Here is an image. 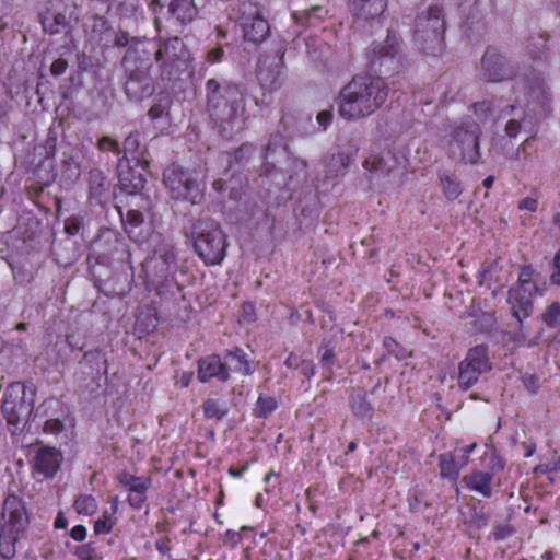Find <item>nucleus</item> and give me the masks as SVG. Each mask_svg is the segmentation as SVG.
<instances>
[{"label":"nucleus","instance_id":"nucleus-51","mask_svg":"<svg viewBox=\"0 0 560 560\" xmlns=\"http://www.w3.org/2000/svg\"><path fill=\"white\" fill-rule=\"evenodd\" d=\"M63 422L57 418L48 419L44 424V432L50 434H59L63 430Z\"/></svg>","mask_w":560,"mask_h":560},{"label":"nucleus","instance_id":"nucleus-36","mask_svg":"<svg viewBox=\"0 0 560 560\" xmlns=\"http://www.w3.org/2000/svg\"><path fill=\"white\" fill-rule=\"evenodd\" d=\"M277 407V401L271 396H262L258 397L256 407L254 408V415L258 418L268 417Z\"/></svg>","mask_w":560,"mask_h":560},{"label":"nucleus","instance_id":"nucleus-62","mask_svg":"<svg viewBox=\"0 0 560 560\" xmlns=\"http://www.w3.org/2000/svg\"><path fill=\"white\" fill-rule=\"evenodd\" d=\"M80 226H81V222L79 221L78 218L72 217V218L67 219L65 222V231L69 235H75L79 232Z\"/></svg>","mask_w":560,"mask_h":560},{"label":"nucleus","instance_id":"nucleus-42","mask_svg":"<svg viewBox=\"0 0 560 560\" xmlns=\"http://www.w3.org/2000/svg\"><path fill=\"white\" fill-rule=\"evenodd\" d=\"M383 346L386 348L387 352L395 355L397 359L401 360L406 358L407 351L402 348L395 339L392 337H385L383 339Z\"/></svg>","mask_w":560,"mask_h":560},{"label":"nucleus","instance_id":"nucleus-38","mask_svg":"<svg viewBox=\"0 0 560 560\" xmlns=\"http://www.w3.org/2000/svg\"><path fill=\"white\" fill-rule=\"evenodd\" d=\"M119 179L126 189L129 190L130 194H135L141 190L144 187L145 179L139 174L138 176H132L129 178L128 174L119 171Z\"/></svg>","mask_w":560,"mask_h":560},{"label":"nucleus","instance_id":"nucleus-2","mask_svg":"<svg viewBox=\"0 0 560 560\" xmlns=\"http://www.w3.org/2000/svg\"><path fill=\"white\" fill-rule=\"evenodd\" d=\"M388 85L381 77L354 75L338 94V113L347 121L373 115L386 102Z\"/></svg>","mask_w":560,"mask_h":560},{"label":"nucleus","instance_id":"nucleus-6","mask_svg":"<svg viewBox=\"0 0 560 560\" xmlns=\"http://www.w3.org/2000/svg\"><path fill=\"white\" fill-rule=\"evenodd\" d=\"M163 183L174 200L195 205L203 197V184L197 172L185 170L179 164L173 163L164 170Z\"/></svg>","mask_w":560,"mask_h":560},{"label":"nucleus","instance_id":"nucleus-23","mask_svg":"<svg viewBox=\"0 0 560 560\" xmlns=\"http://www.w3.org/2000/svg\"><path fill=\"white\" fill-rule=\"evenodd\" d=\"M351 14L363 21L380 16L387 8V0H348Z\"/></svg>","mask_w":560,"mask_h":560},{"label":"nucleus","instance_id":"nucleus-56","mask_svg":"<svg viewBox=\"0 0 560 560\" xmlns=\"http://www.w3.org/2000/svg\"><path fill=\"white\" fill-rule=\"evenodd\" d=\"M122 222L131 226H139L143 223V214L137 210H129L126 214V220Z\"/></svg>","mask_w":560,"mask_h":560},{"label":"nucleus","instance_id":"nucleus-46","mask_svg":"<svg viewBox=\"0 0 560 560\" xmlns=\"http://www.w3.org/2000/svg\"><path fill=\"white\" fill-rule=\"evenodd\" d=\"M254 147L249 143L242 144L238 149L235 150L233 154V161L237 164L245 163L249 155L253 153Z\"/></svg>","mask_w":560,"mask_h":560},{"label":"nucleus","instance_id":"nucleus-17","mask_svg":"<svg viewBox=\"0 0 560 560\" xmlns=\"http://www.w3.org/2000/svg\"><path fill=\"white\" fill-rule=\"evenodd\" d=\"M360 147L358 141L349 140L338 148L336 153L325 158V174L328 178L343 176L348 166L354 161Z\"/></svg>","mask_w":560,"mask_h":560},{"label":"nucleus","instance_id":"nucleus-44","mask_svg":"<svg viewBox=\"0 0 560 560\" xmlns=\"http://www.w3.org/2000/svg\"><path fill=\"white\" fill-rule=\"evenodd\" d=\"M74 555L79 560H95L96 550L91 542L75 547Z\"/></svg>","mask_w":560,"mask_h":560},{"label":"nucleus","instance_id":"nucleus-13","mask_svg":"<svg viewBox=\"0 0 560 560\" xmlns=\"http://www.w3.org/2000/svg\"><path fill=\"white\" fill-rule=\"evenodd\" d=\"M283 55L280 48L273 56L261 57L257 67V79L261 89L266 92L278 90L283 81Z\"/></svg>","mask_w":560,"mask_h":560},{"label":"nucleus","instance_id":"nucleus-3","mask_svg":"<svg viewBox=\"0 0 560 560\" xmlns=\"http://www.w3.org/2000/svg\"><path fill=\"white\" fill-rule=\"evenodd\" d=\"M152 43L137 42L128 48L122 59V67L127 74L125 82V93L127 97L135 102H140L150 97L155 86L153 78L150 74L152 68V49L148 46Z\"/></svg>","mask_w":560,"mask_h":560},{"label":"nucleus","instance_id":"nucleus-45","mask_svg":"<svg viewBox=\"0 0 560 560\" xmlns=\"http://www.w3.org/2000/svg\"><path fill=\"white\" fill-rule=\"evenodd\" d=\"M279 148L285 149L284 139L282 135H271L265 149L266 159H268L271 155V153L276 152Z\"/></svg>","mask_w":560,"mask_h":560},{"label":"nucleus","instance_id":"nucleus-34","mask_svg":"<svg viewBox=\"0 0 560 560\" xmlns=\"http://www.w3.org/2000/svg\"><path fill=\"white\" fill-rule=\"evenodd\" d=\"M228 412L224 404L217 399H207L203 402V413L208 419H222Z\"/></svg>","mask_w":560,"mask_h":560},{"label":"nucleus","instance_id":"nucleus-59","mask_svg":"<svg viewBox=\"0 0 560 560\" xmlns=\"http://www.w3.org/2000/svg\"><path fill=\"white\" fill-rule=\"evenodd\" d=\"M552 265L553 271L551 272L550 281L553 284L560 285V249L555 255Z\"/></svg>","mask_w":560,"mask_h":560},{"label":"nucleus","instance_id":"nucleus-32","mask_svg":"<svg viewBox=\"0 0 560 560\" xmlns=\"http://www.w3.org/2000/svg\"><path fill=\"white\" fill-rule=\"evenodd\" d=\"M440 474L443 478L456 479L459 475L454 455L452 453H443L439 458Z\"/></svg>","mask_w":560,"mask_h":560},{"label":"nucleus","instance_id":"nucleus-31","mask_svg":"<svg viewBox=\"0 0 560 560\" xmlns=\"http://www.w3.org/2000/svg\"><path fill=\"white\" fill-rule=\"evenodd\" d=\"M23 534L0 528V556L3 559H12L15 556V544Z\"/></svg>","mask_w":560,"mask_h":560},{"label":"nucleus","instance_id":"nucleus-15","mask_svg":"<svg viewBox=\"0 0 560 560\" xmlns=\"http://www.w3.org/2000/svg\"><path fill=\"white\" fill-rule=\"evenodd\" d=\"M481 78L487 82H501L516 74L512 62L494 49H487L481 58Z\"/></svg>","mask_w":560,"mask_h":560},{"label":"nucleus","instance_id":"nucleus-11","mask_svg":"<svg viewBox=\"0 0 560 560\" xmlns=\"http://www.w3.org/2000/svg\"><path fill=\"white\" fill-rule=\"evenodd\" d=\"M479 124L471 120H463L457 125L452 133L450 142V151L466 163H477L480 158L479 152Z\"/></svg>","mask_w":560,"mask_h":560},{"label":"nucleus","instance_id":"nucleus-19","mask_svg":"<svg viewBox=\"0 0 560 560\" xmlns=\"http://www.w3.org/2000/svg\"><path fill=\"white\" fill-rule=\"evenodd\" d=\"M62 459V454L56 447L43 445L37 448L33 458L34 471L45 478H52L59 470Z\"/></svg>","mask_w":560,"mask_h":560},{"label":"nucleus","instance_id":"nucleus-27","mask_svg":"<svg viewBox=\"0 0 560 560\" xmlns=\"http://www.w3.org/2000/svg\"><path fill=\"white\" fill-rule=\"evenodd\" d=\"M223 363L224 369L228 372L233 371L243 375H250L253 373L249 360L246 358L244 351L240 348L228 351Z\"/></svg>","mask_w":560,"mask_h":560},{"label":"nucleus","instance_id":"nucleus-7","mask_svg":"<svg viewBox=\"0 0 560 560\" xmlns=\"http://www.w3.org/2000/svg\"><path fill=\"white\" fill-rule=\"evenodd\" d=\"M153 55L162 81L177 78L188 67L189 52L177 36L160 42Z\"/></svg>","mask_w":560,"mask_h":560},{"label":"nucleus","instance_id":"nucleus-63","mask_svg":"<svg viewBox=\"0 0 560 560\" xmlns=\"http://www.w3.org/2000/svg\"><path fill=\"white\" fill-rule=\"evenodd\" d=\"M316 119H317V122L319 124V126H322L323 129L325 130L327 128V126L331 122V119H332L331 109H324V110L319 112L316 116Z\"/></svg>","mask_w":560,"mask_h":560},{"label":"nucleus","instance_id":"nucleus-39","mask_svg":"<svg viewBox=\"0 0 560 560\" xmlns=\"http://www.w3.org/2000/svg\"><path fill=\"white\" fill-rule=\"evenodd\" d=\"M542 320L544 323L550 327L553 328L558 325H560V303L559 302H552L542 314Z\"/></svg>","mask_w":560,"mask_h":560},{"label":"nucleus","instance_id":"nucleus-20","mask_svg":"<svg viewBox=\"0 0 560 560\" xmlns=\"http://www.w3.org/2000/svg\"><path fill=\"white\" fill-rule=\"evenodd\" d=\"M166 2L168 13L175 16L180 23L191 22L197 15V7L194 0H152L150 8L156 13L159 9H163Z\"/></svg>","mask_w":560,"mask_h":560},{"label":"nucleus","instance_id":"nucleus-16","mask_svg":"<svg viewBox=\"0 0 560 560\" xmlns=\"http://www.w3.org/2000/svg\"><path fill=\"white\" fill-rule=\"evenodd\" d=\"M143 268L153 281H164L176 271L177 259L173 248L155 250L154 254L143 262Z\"/></svg>","mask_w":560,"mask_h":560},{"label":"nucleus","instance_id":"nucleus-50","mask_svg":"<svg viewBox=\"0 0 560 560\" xmlns=\"http://www.w3.org/2000/svg\"><path fill=\"white\" fill-rule=\"evenodd\" d=\"M56 147H57V136L54 131L49 130V133H48L47 139L44 144L45 156L47 159L55 156Z\"/></svg>","mask_w":560,"mask_h":560},{"label":"nucleus","instance_id":"nucleus-22","mask_svg":"<svg viewBox=\"0 0 560 560\" xmlns=\"http://www.w3.org/2000/svg\"><path fill=\"white\" fill-rule=\"evenodd\" d=\"M534 290L524 288H511L509 290V303L511 304L513 316L522 324L533 311L532 295Z\"/></svg>","mask_w":560,"mask_h":560},{"label":"nucleus","instance_id":"nucleus-10","mask_svg":"<svg viewBox=\"0 0 560 560\" xmlns=\"http://www.w3.org/2000/svg\"><path fill=\"white\" fill-rule=\"evenodd\" d=\"M491 369L488 346L482 343L470 348L458 364V387L462 390L470 389L479 377Z\"/></svg>","mask_w":560,"mask_h":560},{"label":"nucleus","instance_id":"nucleus-60","mask_svg":"<svg viewBox=\"0 0 560 560\" xmlns=\"http://www.w3.org/2000/svg\"><path fill=\"white\" fill-rule=\"evenodd\" d=\"M147 500V493L129 492L128 502L135 509H141Z\"/></svg>","mask_w":560,"mask_h":560},{"label":"nucleus","instance_id":"nucleus-35","mask_svg":"<svg viewBox=\"0 0 560 560\" xmlns=\"http://www.w3.org/2000/svg\"><path fill=\"white\" fill-rule=\"evenodd\" d=\"M73 506L79 514H83V515H92L97 510L96 500L91 494L80 495L74 501Z\"/></svg>","mask_w":560,"mask_h":560},{"label":"nucleus","instance_id":"nucleus-55","mask_svg":"<svg viewBox=\"0 0 560 560\" xmlns=\"http://www.w3.org/2000/svg\"><path fill=\"white\" fill-rule=\"evenodd\" d=\"M524 386L530 392L536 393L539 388V377L535 374H524L522 377Z\"/></svg>","mask_w":560,"mask_h":560},{"label":"nucleus","instance_id":"nucleus-61","mask_svg":"<svg viewBox=\"0 0 560 560\" xmlns=\"http://www.w3.org/2000/svg\"><path fill=\"white\" fill-rule=\"evenodd\" d=\"M139 477L133 476L129 472L122 471L117 476V479L121 486L127 488L128 490L132 487Z\"/></svg>","mask_w":560,"mask_h":560},{"label":"nucleus","instance_id":"nucleus-24","mask_svg":"<svg viewBox=\"0 0 560 560\" xmlns=\"http://www.w3.org/2000/svg\"><path fill=\"white\" fill-rule=\"evenodd\" d=\"M218 378L220 382L229 380V372L224 369V363L219 355L212 354L202 358L198 362V378L206 383L211 378Z\"/></svg>","mask_w":560,"mask_h":560},{"label":"nucleus","instance_id":"nucleus-9","mask_svg":"<svg viewBox=\"0 0 560 560\" xmlns=\"http://www.w3.org/2000/svg\"><path fill=\"white\" fill-rule=\"evenodd\" d=\"M33 405V399L26 397L24 386L12 384L5 389L1 411L12 433L26 424L32 415Z\"/></svg>","mask_w":560,"mask_h":560},{"label":"nucleus","instance_id":"nucleus-47","mask_svg":"<svg viewBox=\"0 0 560 560\" xmlns=\"http://www.w3.org/2000/svg\"><path fill=\"white\" fill-rule=\"evenodd\" d=\"M320 362L324 365H331L335 360V347L330 345V342L324 343L320 349Z\"/></svg>","mask_w":560,"mask_h":560},{"label":"nucleus","instance_id":"nucleus-37","mask_svg":"<svg viewBox=\"0 0 560 560\" xmlns=\"http://www.w3.org/2000/svg\"><path fill=\"white\" fill-rule=\"evenodd\" d=\"M323 13H326V10L320 5H315L312 7L310 10L294 12L293 19L299 24H308L313 19L322 20Z\"/></svg>","mask_w":560,"mask_h":560},{"label":"nucleus","instance_id":"nucleus-40","mask_svg":"<svg viewBox=\"0 0 560 560\" xmlns=\"http://www.w3.org/2000/svg\"><path fill=\"white\" fill-rule=\"evenodd\" d=\"M534 269L532 266H523L518 276L517 285L515 288H524L525 290L537 291V285L533 282Z\"/></svg>","mask_w":560,"mask_h":560},{"label":"nucleus","instance_id":"nucleus-33","mask_svg":"<svg viewBox=\"0 0 560 560\" xmlns=\"http://www.w3.org/2000/svg\"><path fill=\"white\" fill-rule=\"evenodd\" d=\"M351 408L354 415L359 418H371L372 416V407L371 404L366 399L365 394H358L352 396L351 398Z\"/></svg>","mask_w":560,"mask_h":560},{"label":"nucleus","instance_id":"nucleus-1","mask_svg":"<svg viewBox=\"0 0 560 560\" xmlns=\"http://www.w3.org/2000/svg\"><path fill=\"white\" fill-rule=\"evenodd\" d=\"M206 106L213 129L223 138H232L243 129L246 101L238 84L209 79Z\"/></svg>","mask_w":560,"mask_h":560},{"label":"nucleus","instance_id":"nucleus-12","mask_svg":"<svg viewBox=\"0 0 560 560\" xmlns=\"http://www.w3.org/2000/svg\"><path fill=\"white\" fill-rule=\"evenodd\" d=\"M243 36L246 42L259 45L270 35L269 22L264 18L260 8L257 4L249 3L241 16Z\"/></svg>","mask_w":560,"mask_h":560},{"label":"nucleus","instance_id":"nucleus-30","mask_svg":"<svg viewBox=\"0 0 560 560\" xmlns=\"http://www.w3.org/2000/svg\"><path fill=\"white\" fill-rule=\"evenodd\" d=\"M42 26L46 33L50 35L59 34L67 31L70 26V16L66 11L57 12L51 18L43 16Z\"/></svg>","mask_w":560,"mask_h":560},{"label":"nucleus","instance_id":"nucleus-18","mask_svg":"<svg viewBox=\"0 0 560 560\" xmlns=\"http://www.w3.org/2000/svg\"><path fill=\"white\" fill-rule=\"evenodd\" d=\"M524 105L532 110L546 112L549 107L551 96L544 78L532 75L524 82Z\"/></svg>","mask_w":560,"mask_h":560},{"label":"nucleus","instance_id":"nucleus-43","mask_svg":"<svg viewBox=\"0 0 560 560\" xmlns=\"http://www.w3.org/2000/svg\"><path fill=\"white\" fill-rule=\"evenodd\" d=\"M474 112L479 120H487L489 115L494 109V104L492 101H481L477 102L472 105Z\"/></svg>","mask_w":560,"mask_h":560},{"label":"nucleus","instance_id":"nucleus-26","mask_svg":"<svg viewBox=\"0 0 560 560\" xmlns=\"http://www.w3.org/2000/svg\"><path fill=\"white\" fill-rule=\"evenodd\" d=\"M439 187L443 194V196L447 200L457 199L464 191V187L458 177L448 171H439Z\"/></svg>","mask_w":560,"mask_h":560},{"label":"nucleus","instance_id":"nucleus-5","mask_svg":"<svg viewBox=\"0 0 560 560\" xmlns=\"http://www.w3.org/2000/svg\"><path fill=\"white\" fill-rule=\"evenodd\" d=\"M194 247L207 265L220 264L225 256L226 240L221 228L212 220H198L192 225Z\"/></svg>","mask_w":560,"mask_h":560},{"label":"nucleus","instance_id":"nucleus-4","mask_svg":"<svg viewBox=\"0 0 560 560\" xmlns=\"http://www.w3.org/2000/svg\"><path fill=\"white\" fill-rule=\"evenodd\" d=\"M368 67L375 77H393L406 69V60L400 37L388 31L384 42L374 43L366 51Z\"/></svg>","mask_w":560,"mask_h":560},{"label":"nucleus","instance_id":"nucleus-14","mask_svg":"<svg viewBox=\"0 0 560 560\" xmlns=\"http://www.w3.org/2000/svg\"><path fill=\"white\" fill-rule=\"evenodd\" d=\"M28 523V513L23 499L14 493L9 494L2 504L0 528L24 534Z\"/></svg>","mask_w":560,"mask_h":560},{"label":"nucleus","instance_id":"nucleus-49","mask_svg":"<svg viewBox=\"0 0 560 560\" xmlns=\"http://www.w3.org/2000/svg\"><path fill=\"white\" fill-rule=\"evenodd\" d=\"M97 148L103 151V152H106V151H112L116 154H120V150H119V145L118 143L109 138V137H103L98 140L97 142Z\"/></svg>","mask_w":560,"mask_h":560},{"label":"nucleus","instance_id":"nucleus-58","mask_svg":"<svg viewBox=\"0 0 560 560\" xmlns=\"http://www.w3.org/2000/svg\"><path fill=\"white\" fill-rule=\"evenodd\" d=\"M68 68V61L63 58L56 59L50 66V73L55 77H59L66 72Z\"/></svg>","mask_w":560,"mask_h":560},{"label":"nucleus","instance_id":"nucleus-48","mask_svg":"<svg viewBox=\"0 0 560 560\" xmlns=\"http://www.w3.org/2000/svg\"><path fill=\"white\" fill-rule=\"evenodd\" d=\"M114 522L109 516L104 515L102 518L97 520L94 523V533L96 535L100 534H108L113 528Z\"/></svg>","mask_w":560,"mask_h":560},{"label":"nucleus","instance_id":"nucleus-52","mask_svg":"<svg viewBox=\"0 0 560 560\" xmlns=\"http://www.w3.org/2000/svg\"><path fill=\"white\" fill-rule=\"evenodd\" d=\"M13 349H15L20 355H25L27 352L26 346L21 339L5 342L2 347V352H11Z\"/></svg>","mask_w":560,"mask_h":560},{"label":"nucleus","instance_id":"nucleus-28","mask_svg":"<svg viewBox=\"0 0 560 560\" xmlns=\"http://www.w3.org/2000/svg\"><path fill=\"white\" fill-rule=\"evenodd\" d=\"M144 152L145 147L141 144L139 132H131L124 141V156L118 160V170L122 168L124 160H127L128 155H132L137 163H139L144 160Z\"/></svg>","mask_w":560,"mask_h":560},{"label":"nucleus","instance_id":"nucleus-57","mask_svg":"<svg viewBox=\"0 0 560 560\" xmlns=\"http://www.w3.org/2000/svg\"><path fill=\"white\" fill-rule=\"evenodd\" d=\"M151 487V479L145 477H139L137 482L132 485L129 489V492H138V493H147L148 489Z\"/></svg>","mask_w":560,"mask_h":560},{"label":"nucleus","instance_id":"nucleus-54","mask_svg":"<svg viewBox=\"0 0 560 560\" xmlns=\"http://www.w3.org/2000/svg\"><path fill=\"white\" fill-rule=\"evenodd\" d=\"M470 522L476 527L482 528V527L487 526V524L489 522V516L482 510H474Z\"/></svg>","mask_w":560,"mask_h":560},{"label":"nucleus","instance_id":"nucleus-8","mask_svg":"<svg viewBox=\"0 0 560 560\" xmlns=\"http://www.w3.org/2000/svg\"><path fill=\"white\" fill-rule=\"evenodd\" d=\"M445 21L440 7H430L419 14L415 23V38L428 54H436L442 48Z\"/></svg>","mask_w":560,"mask_h":560},{"label":"nucleus","instance_id":"nucleus-25","mask_svg":"<svg viewBox=\"0 0 560 560\" xmlns=\"http://www.w3.org/2000/svg\"><path fill=\"white\" fill-rule=\"evenodd\" d=\"M492 474L474 470L463 477V482L471 491L480 493L485 498H490L492 495Z\"/></svg>","mask_w":560,"mask_h":560},{"label":"nucleus","instance_id":"nucleus-64","mask_svg":"<svg viewBox=\"0 0 560 560\" xmlns=\"http://www.w3.org/2000/svg\"><path fill=\"white\" fill-rule=\"evenodd\" d=\"M223 55L224 51L222 47H214L207 52V61L209 63L220 62L222 60Z\"/></svg>","mask_w":560,"mask_h":560},{"label":"nucleus","instance_id":"nucleus-53","mask_svg":"<svg viewBox=\"0 0 560 560\" xmlns=\"http://www.w3.org/2000/svg\"><path fill=\"white\" fill-rule=\"evenodd\" d=\"M513 528L509 525H498L492 530V537L494 540H503L513 534Z\"/></svg>","mask_w":560,"mask_h":560},{"label":"nucleus","instance_id":"nucleus-21","mask_svg":"<svg viewBox=\"0 0 560 560\" xmlns=\"http://www.w3.org/2000/svg\"><path fill=\"white\" fill-rule=\"evenodd\" d=\"M404 160L398 158L394 152L387 150L381 153H371L365 158L363 167L370 173L371 177L377 174H389L396 167L397 161Z\"/></svg>","mask_w":560,"mask_h":560},{"label":"nucleus","instance_id":"nucleus-41","mask_svg":"<svg viewBox=\"0 0 560 560\" xmlns=\"http://www.w3.org/2000/svg\"><path fill=\"white\" fill-rule=\"evenodd\" d=\"M486 458L489 459L488 462V474H492V477L495 474H499L502 471L505 467V459L495 451H491L490 453H487Z\"/></svg>","mask_w":560,"mask_h":560},{"label":"nucleus","instance_id":"nucleus-29","mask_svg":"<svg viewBox=\"0 0 560 560\" xmlns=\"http://www.w3.org/2000/svg\"><path fill=\"white\" fill-rule=\"evenodd\" d=\"M81 364L89 366L93 374V380H96L100 375L107 374V360L98 349L85 352Z\"/></svg>","mask_w":560,"mask_h":560}]
</instances>
